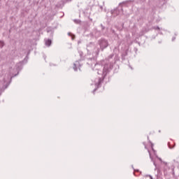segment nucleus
<instances>
[{"label": "nucleus", "mask_w": 179, "mask_h": 179, "mask_svg": "<svg viewBox=\"0 0 179 179\" xmlns=\"http://www.w3.org/2000/svg\"><path fill=\"white\" fill-rule=\"evenodd\" d=\"M113 57L114 54H111L108 56V62L106 63L103 68V78H99L95 80V86H96L97 88L101 87V84L103 83L104 78H106V76H107V75H108V73H110V72H111V70L114 66V63L110 62V59H113Z\"/></svg>", "instance_id": "f257e3e1"}, {"label": "nucleus", "mask_w": 179, "mask_h": 179, "mask_svg": "<svg viewBox=\"0 0 179 179\" xmlns=\"http://www.w3.org/2000/svg\"><path fill=\"white\" fill-rule=\"evenodd\" d=\"M98 44L100 48H97L95 50V55H99L100 51H104L110 44L108 43V41L106 38H101L98 41Z\"/></svg>", "instance_id": "f03ea898"}, {"label": "nucleus", "mask_w": 179, "mask_h": 179, "mask_svg": "<svg viewBox=\"0 0 179 179\" xmlns=\"http://www.w3.org/2000/svg\"><path fill=\"white\" fill-rule=\"evenodd\" d=\"M96 48H96V45L93 42H90L88 45H87V51H93V52H94V54H96Z\"/></svg>", "instance_id": "7ed1b4c3"}, {"label": "nucleus", "mask_w": 179, "mask_h": 179, "mask_svg": "<svg viewBox=\"0 0 179 179\" xmlns=\"http://www.w3.org/2000/svg\"><path fill=\"white\" fill-rule=\"evenodd\" d=\"M78 66H81L80 63H79V62L76 61L74 64H73V69L76 72L78 71Z\"/></svg>", "instance_id": "20e7f679"}, {"label": "nucleus", "mask_w": 179, "mask_h": 179, "mask_svg": "<svg viewBox=\"0 0 179 179\" xmlns=\"http://www.w3.org/2000/svg\"><path fill=\"white\" fill-rule=\"evenodd\" d=\"M129 2H133L132 0H128V1H123L122 3H120V6H122L123 5L124 6H128V3H129Z\"/></svg>", "instance_id": "39448f33"}, {"label": "nucleus", "mask_w": 179, "mask_h": 179, "mask_svg": "<svg viewBox=\"0 0 179 179\" xmlns=\"http://www.w3.org/2000/svg\"><path fill=\"white\" fill-rule=\"evenodd\" d=\"M112 15H114V16H118V15H120V10H118V8H116L112 10Z\"/></svg>", "instance_id": "423d86ee"}, {"label": "nucleus", "mask_w": 179, "mask_h": 179, "mask_svg": "<svg viewBox=\"0 0 179 179\" xmlns=\"http://www.w3.org/2000/svg\"><path fill=\"white\" fill-rule=\"evenodd\" d=\"M51 44H52V41H51V39H48L45 41V45H47L48 47H50Z\"/></svg>", "instance_id": "0eeeda50"}, {"label": "nucleus", "mask_w": 179, "mask_h": 179, "mask_svg": "<svg viewBox=\"0 0 179 179\" xmlns=\"http://www.w3.org/2000/svg\"><path fill=\"white\" fill-rule=\"evenodd\" d=\"M68 36H70L71 37L72 40H75V36L72 33L69 32Z\"/></svg>", "instance_id": "6e6552de"}, {"label": "nucleus", "mask_w": 179, "mask_h": 179, "mask_svg": "<svg viewBox=\"0 0 179 179\" xmlns=\"http://www.w3.org/2000/svg\"><path fill=\"white\" fill-rule=\"evenodd\" d=\"M3 45H5V43H3L2 41H0V48H3Z\"/></svg>", "instance_id": "1a4fd4ad"}, {"label": "nucleus", "mask_w": 179, "mask_h": 179, "mask_svg": "<svg viewBox=\"0 0 179 179\" xmlns=\"http://www.w3.org/2000/svg\"><path fill=\"white\" fill-rule=\"evenodd\" d=\"M20 65H22V64H17L16 65L17 71H20V68H19V66H20Z\"/></svg>", "instance_id": "9d476101"}, {"label": "nucleus", "mask_w": 179, "mask_h": 179, "mask_svg": "<svg viewBox=\"0 0 179 179\" xmlns=\"http://www.w3.org/2000/svg\"><path fill=\"white\" fill-rule=\"evenodd\" d=\"M74 22H76V24H79V23H80V20H74Z\"/></svg>", "instance_id": "9b49d317"}, {"label": "nucleus", "mask_w": 179, "mask_h": 179, "mask_svg": "<svg viewBox=\"0 0 179 179\" xmlns=\"http://www.w3.org/2000/svg\"><path fill=\"white\" fill-rule=\"evenodd\" d=\"M17 75H19V71H17V73H16L15 75L11 76V78H10V82L12 81V78H15V76H17Z\"/></svg>", "instance_id": "f8f14e48"}, {"label": "nucleus", "mask_w": 179, "mask_h": 179, "mask_svg": "<svg viewBox=\"0 0 179 179\" xmlns=\"http://www.w3.org/2000/svg\"><path fill=\"white\" fill-rule=\"evenodd\" d=\"M101 27L102 31H103V30H104V29H106V27H104V26L103 25V24H101Z\"/></svg>", "instance_id": "ddd939ff"}, {"label": "nucleus", "mask_w": 179, "mask_h": 179, "mask_svg": "<svg viewBox=\"0 0 179 179\" xmlns=\"http://www.w3.org/2000/svg\"><path fill=\"white\" fill-rule=\"evenodd\" d=\"M125 57H127V53H125L124 55H122V59H125Z\"/></svg>", "instance_id": "4468645a"}, {"label": "nucleus", "mask_w": 179, "mask_h": 179, "mask_svg": "<svg viewBox=\"0 0 179 179\" xmlns=\"http://www.w3.org/2000/svg\"><path fill=\"white\" fill-rule=\"evenodd\" d=\"M168 146L169 149H173V148H174V147H171V145H170V143H168Z\"/></svg>", "instance_id": "2eb2a0df"}, {"label": "nucleus", "mask_w": 179, "mask_h": 179, "mask_svg": "<svg viewBox=\"0 0 179 179\" xmlns=\"http://www.w3.org/2000/svg\"><path fill=\"white\" fill-rule=\"evenodd\" d=\"M154 29L155 30H160V27H154Z\"/></svg>", "instance_id": "dca6fc26"}, {"label": "nucleus", "mask_w": 179, "mask_h": 179, "mask_svg": "<svg viewBox=\"0 0 179 179\" xmlns=\"http://www.w3.org/2000/svg\"><path fill=\"white\" fill-rule=\"evenodd\" d=\"M79 54H80V57H82V55H83V52H79Z\"/></svg>", "instance_id": "f3484780"}, {"label": "nucleus", "mask_w": 179, "mask_h": 179, "mask_svg": "<svg viewBox=\"0 0 179 179\" xmlns=\"http://www.w3.org/2000/svg\"><path fill=\"white\" fill-rule=\"evenodd\" d=\"M157 157V159H158L159 161L163 162V160L162 159V158H160V157Z\"/></svg>", "instance_id": "a211bd4d"}, {"label": "nucleus", "mask_w": 179, "mask_h": 179, "mask_svg": "<svg viewBox=\"0 0 179 179\" xmlns=\"http://www.w3.org/2000/svg\"><path fill=\"white\" fill-rule=\"evenodd\" d=\"M153 164L155 167H157V164H156V162L153 161Z\"/></svg>", "instance_id": "6ab92c4d"}, {"label": "nucleus", "mask_w": 179, "mask_h": 179, "mask_svg": "<svg viewBox=\"0 0 179 179\" xmlns=\"http://www.w3.org/2000/svg\"><path fill=\"white\" fill-rule=\"evenodd\" d=\"M148 177H150V179H153V177H152L150 175H149Z\"/></svg>", "instance_id": "aec40b11"}, {"label": "nucleus", "mask_w": 179, "mask_h": 179, "mask_svg": "<svg viewBox=\"0 0 179 179\" xmlns=\"http://www.w3.org/2000/svg\"><path fill=\"white\" fill-rule=\"evenodd\" d=\"M176 40V37H173V38H172V41H174Z\"/></svg>", "instance_id": "412c9836"}, {"label": "nucleus", "mask_w": 179, "mask_h": 179, "mask_svg": "<svg viewBox=\"0 0 179 179\" xmlns=\"http://www.w3.org/2000/svg\"><path fill=\"white\" fill-rule=\"evenodd\" d=\"M97 90L96 88H95L94 90H93V93H94V92H96Z\"/></svg>", "instance_id": "4be33fe9"}, {"label": "nucleus", "mask_w": 179, "mask_h": 179, "mask_svg": "<svg viewBox=\"0 0 179 179\" xmlns=\"http://www.w3.org/2000/svg\"><path fill=\"white\" fill-rule=\"evenodd\" d=\"M151 145H152V150H155L153 149V143H152Z\"/></svg>", "instance_id": "5701e85b"}, {"label": "nucleus", "mask_w": 179, "mask_h": 179, "mask_svg": "<svg viewBox=\"0 0 179 179\" xmlns=\"http://www.w3.org/2000/svg\"><path fill=\"white\" fill-rule=\"evenodd\" d=\"M164 164H165V166H167V162H164Z\"/></svg>", "instance_id": "b1692460"}, {"label": "nucleus", "mask_w": 179, "mask_h": 179, "mask_svg": "<svg viewBox=\"0 0 179 179\" xmlns=\"http://www.w3.org/2000/svg\"><path fill=\"white\" fill-rule=\"evenodd\" d=\"M150 159H151L152 162H153V158H152V157H150Z\"/></svg>", "instance_id": "393cba45"}, {"label": "nucleus", "mask_w": 179, "mask_h": 179, "mask_svg": "<svg viewBox=\"0 0 179 179\" xmlns=\"http://www.w3.org/2000/svg\"><path fill=\"white\" fill-rule=\"evenodd\" d=\"M141 1H142L143 2H145V1H146V0H141Z\"/></svg>", "instance_id": "a878e982"}, {"label": "nucleus", "mask_w": 179, "mask_h": 179, "mask_svg": "<svg viewBox=\"0 0 179 179\" xmlns=\"http://www.w3.org/2000/svg\"><path fill=\"white\" fill-rule=\"evenodd\" d=\"M96 33H98V34H100V32H99V31H96Z\"/></svg>", "instance_id": "bb28decb"}, {"label": "nucleus", "mask_w": 179, "mask_h": 179, "mask_svg": "<svg viewBox=\"0 0 179 179\" xmlns=\"http://www.w3.org/2000/svg\"><path fill=\"white\" fill-rule=\"evenodd\" d=\"M101 9H103V6H101Z\"/></svg>", "instance_id": "cd10ccee"}, {"label": "nucleus", "mask_w": 179, "mask_h": 179, "mask_svg": "<svg viewBox=\"0 0 179 179\" xmlns=\"http://www.w3.org/2000/svg\"><path fill=\"white\" fill-rule=\"evenodd\" d=\"M173 162H176V159H173Z\"/></svg>", "instance_id": "c85d7f7f"}, {"label": "nucleus", "mask_w": 179, "mask_h": 179, "mask_svg": "<svg viewBox=\"0 0 179 179\" xmlns=\"http://www.w3.org/2000/svg\"><path fill=\"white\" fill-rule=\"evenodd\" d=\"M132 169H134V166H131Z\"/></svg>", "instance_id": "c756f323"}, {"label": "nucleus", "mask_w": 179, "mask_h": 179, "mask_svg": "<svg viewBox=\"0 0 179 179\" xmlns=\"http://www.w3.org/2000/svg\"><path fill=\"white\" fill-rule=\"evenodd\" d=\"M136 171H139V170H136Z\"/></svg>", "instance_id": "7c9ffc66"}, {"label": "nucleus", "mask_w": 179, "mask_h": 179, "mask_svg": "<svg viewBox=\"0 0 179 179\" xmlns=\"http://www.w3.org/2000/svg\"><path fill=\"white\" fill-rule=\"evenodd\" d=\"M121 10H122V8H121Z\"/></svg>", "instance_id": "2f4dec72"}]
</instances>
